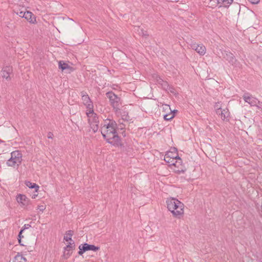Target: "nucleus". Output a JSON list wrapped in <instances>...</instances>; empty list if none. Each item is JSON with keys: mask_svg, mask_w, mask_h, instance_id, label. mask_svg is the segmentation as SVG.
<instances>
[{"mask_svg": "<svg viewBox=\"0 0 262 262\" xmlns=\"http://www.w3.org/2000/svg\"><path fill=\"white\" fill-rule=\"evenodd\" d=\"M117 124L114 120H105L101 127V133L108 143L116 146H122L121 139L117 133Z\"/></svg>", "mask_w": 262, "mask_h": 262, "instance_id": "1", "label": "nucleus"}, {"mask_svg": "<svg viewBox=\"0 0 262 262\" xmlns=\"http://www.w3.org/2000/svg\"><path fill=\"white\" fill-rule=\"evenodd\" d=\"M167 208L173 216L180 219L184 214V204L175 198H170L166 201Z\"/></svg>", "mask_w": 262, "mask_h": 262, "instance_id": "2", "label": "nucleus"}, {"mask_svg": "<svg viewBox=\"0 0 262 262\" xmlns=\"http://www.w3.org/2000/svg\"><path fill=\"white\" fill-rule=\"evenodd\" d=\"M22 162V154L19 150H15L11 153V157L8 160L6 164L8 166L14 167L18 166Z\"/></svg>", "mask_w": 262, "mask_h": 262, "instance_id": "3", "label": "nucleus"}, {"mask_svg": "<svg viewBox=\"0 0 262 262\" xmlns=\"http://www.w3.org/2000/svg\"><path fill=\"white\" fill-rule=\"evenodd\" d=\"M106 97L109 99L111 105L116 111L119 109L120 97L116 95L112 91L108 92L106 93Z\"/></svg>", "mask_w": 262, "mask_h": 262, "instance_id": "4", "label": "nucleus"}, {"mask_svg": "<svg viewBox=\"0 0 262 262\" xmlns=\"http://www.w3.org/2000/svg\"><path fill=\"white\" fill-rule=\"evenodd\" d=\"M79 250L78 253L79 255H82L84 252L88 251H97L99 250L100 247L95 246L94 245H90L88 243H84L81 244L78 247Z\"/></svg>", "mask_w": 262, "mask_h": 262, "instance_id": "5", "label": "nucleus"}, {"mask_svg": "<svg viewBox=\"0 0 262 262\" xmlns=\"http://www.w3.org/2000/svg\"><path fill=\"white\" fill-rule=\"evenodd\" d=\"M81 95L82 100L83 101V103L84 105L86 106V108L88 110V111L94 108L93 103L91 100L88 95L86 94V92L84 91L81 92Z\"/></svg>", "mask_w": 262, "mask_h": 262, "instance_id": "6", "label": "nucleus"}, {"mask_svg": "<svg viewBox=\"0 0 262 262\" xmlns=\"http://www.w3.org/2000/svg\"><path fill=\"white\" fill-rule=\"evenodd\" d=\"M86 116L88 118V121L89 124H99L98 117L97 114L94 112L93 108L91 110H89L86 112Z\"/></svg>", "mask_w": 262, "mask_h": 262, "instance_id": "7", "label": "nucleus"}, {"mask_svg": "<svg viewBox=\"0 0 262 262\" xmlns=\"http://www.w3.org/2000/svg\"><path fill=\"white\" fill-rule=\"evenodd\" d=\"M191 48L200 55H204L206 53V49L203 44L197 45L194 43L191 45Z\"/></svg>", "mask_w": 262, "mask_h": 262, "instance_id": "8", "label": "nucleus"}, {"mask_svg": "<svg viewBox=\"0 0 262 262\" xmlns=\"http://www.w3.org/2000/svg\"><path fill=\"white\" fill-rule=\"evenodd\" d=\"M75 245L74 242L70 243L64 248V252L63 255L65 258H68L72 253V250L75 249Z\"/></svg>", "mask_w": 262, "mask_h": 262, "instance_id": "9", "label": "nucleus"}, {"mask_svg": "<svg viewBox=\"0 0 262 262\" xmlns=\"http://www.w3.org/2000/svg\"><path fill=\"white\" fill-rule=\"evenodd\" d=\"M170 157L172 159V160H177L175 163H172V165L175 167H179V165H181L182 163V160L179 156V155H173L172 153L168 151L166 153V158Z\"/></svg>", "mask_w": 262, "mask_h": 262, "instance_id": "10", "label": "nucleus"}, {"mask_svg": "<svg viewBox=\"0 0 262 262\" xmlns=\"http://www.w3.org/2000/svg\"><path fill=\"white\" fill-rule=\"evenodd\" d=\"M1 72L3 77L7 80L10 79V75L12 73V67H3Z\"/></svg>", "mask_w": 262, "mask_h": 262, "instance_id": "11", "label": "nucleus"}, {"mask_svg": "<svg viewBox=\"0 0 262 262\" xmlns=\"http://www.w3.org/2000/svg\"><path fill=\"white\" fill-rule=\"evenodd\" d=\"M224 58L232 66L235 63L236 59L233 54L231 52H227L224 55Z\"/></svg>", "mask_w": 262, "mask_h": 262, "instance_id": "12", "label": "nucleus"}, {"mask_svg": "<svg viewBox=\"0 0 262 262\" xmlns=\"http://www.w3.org/2000/svg\"><path fill=\"white\" fill-rule=\"evenodd\" d=\"M24 18L32 24H35L36 21L34 15L30 11H26Z\"/></svg>", "mask_w": 262, "mask_h": 262, "instance_id": "13", "label": "nucleus"}, {"mask_svg": "<svg viewBox=\"0 0 262 262\" xmlns=\"http://www.w3.org/2000/svg\"><path fill=\"white\" fill-rule=\"evenodd\" d=\"M244 99L246 102H248L252 106L256 105L257 102H258L257 99L252 97L247 96L246 95L244 96Z\"/></svg>", "mask_w": 262, "mask_h": 262, "instance_id": "14", "label": "nucleus"}, {"mask_svg": "<svg viewBox=\"0 0 262 262\" xmlns=\"http://www.w3.org/2000/svg\"><path fill=\"white\" fill-rule=\"evenodd\" d=\"M17 201L19 203L23 205H27L29 202V199L24 194H19L17 197Z\"/></svg>", "mask_w": 262, "mask_h": 262, "instance_id": "15", "label": "nucleus"}, {"mask_svg": "<svg viewBox=\"0 0 262 262\" xmlns=\"http://www.w3.org/2000/svg\"><path fill=\"white\" fill-rule=\"evenodd\" d=\"M221 117L223 120H229L230 118V113L227 108L222 110Z\"/></svg>", "mask_w": 262, "mask_h": 262, "instance_id": "16", "label": "nucleus"}, {"mask_svg": "<svg viewBox=\"0 0 262 262\" xmlns=\"http://www.w3.org/2000/svg\"><path fill=\"white\" fill-rule=\"evenodd\" d=\"M25 183V185L29 188H31V189L34 188L35 191L36 192H37L38 191L39 187L36 183H32L29 181H26Z\"/></svg>", "mask_w": 262, "mask_h": 262, "instance_id": "17", "label": "nucleus"}, {"mask_svg": "<svg viewBox=\"0 0 262 262\" xmlns=\"http://www.w3.org/2000/svg\"><path fill=\"white\" fill-rule=\"evenodd\" d=\"M233 2V0H217V2L218 4L221 5V6L223 7H228Z\"/></svg>", "mask_w": 262, "mask_h": 262, "instance_id": "18", "label": "nucleus"}, {"mask_svg": "<svg viewBox=\"0 0 262 262\" xmlns=\"http://www.w3.org/2000/svg\"><path fill=\"white\" fill-rule=\"evenodd\" d=\"M61 72H64L66 73H70L75 70L73 67H58Z\"/></svg>", "mask_w": 262, "mask_h": 262, "instance_id": "19", "label": "nucleus"}, {"mask_svg": "<svg viewBox=\"0 0 262 262\" xmlns=\"http://www.w3.org/2000/svg\"><path fill=\"white\" fill-rule=\"evenodd\" d=\"M177 112V110H174L173 111H171L170 114H166L164 116V119L165 120H170L172 119L175 115V114Z\"/></svg>", "mask_w": 262, "mask_h": 262, "instance_id": "20", "label": "nucleus"}, {"mask_svg": "<svg viewBox=\"0 0 262 262\" xmlns=\"http://www.w3.org/2000/svg\"><path fill=\"white\" fill-rule=\"evenodd\" d=\"M73 234V231L72 230H68L67 231L66 235L64 236V240L67 242L72 241V236Z\"/></svg>", "mask_w": 262, "mask_h": 262, "instance_id": "21", "label": "nucleus"}, {"mask_svg": "<svg viewBox=\"0 0 262 262\" xmlns=\"http://www.w3.org/2000/svg\"><path fill=\"white\" fill-rule=\"evenodd\" d=\"M25 259V257L18 253L14 257L13 262H22L21 260Z\"/></svg>", "mask_w": 262, "mask_h": 262, "instance_id": "22", "label": "nucleus"}, {"mask_svg": "<svg viewBox=\"0 0 262 262\" xmlns=\"http://www.w3.org/2000/svg\"><path fill=\"white\" fill-rule=\"evenodd\" d=\"M98 124H97V123H94V124L91 123L90 124L91 128L92 129L94 133H96V132H97V130L99 128Z\"/></svg>", "mask_w": 262, "mask_h": 262, "instance_id": "23", "label": "nucleus"}, {"mask_svg": "<svg viewBox=\"0 0 262 262\" xmlns=\"http://www.w3.org/2000/svg\"><path fill=\"white\" fill-rule=\"evenodd\" d=\"M121 117L122 119L125 121H128L130 119L128 114L126 112H123L121 114Z\"/></svg>", "mask_w": 262, "mask_h": 262, "instance_id": "24", "label": "nucleus"}, {"mask_svg": "<svg viewBox=\"0 0 262 262\" xmlns=\"http://www.w3.org/2000/svg\"><path fill=\"white\" fill-rule=\"evenodd\" d=\"M164 160L166 162L169 163L170 164L172 165V163L173 162V160H172V159L170 157L166 158V154H165L164 156Z\"/></svg>", "mask_w": 262, "mask_h": 262, "instance_id": "25", "label": "nucleus"}, {"mask_svg": "<svg viewBox=\"0 0 262 262\" xmlns=\"http://www.w3.org/2000/svg\"><path fill=\"white\" fill-rule=\"evenodd\" d=\"M31 227V226L30 224L24 225V226L22 227V228L20 230V233L22 234L25 230L29 229Z\"/></svg>", "mask_w": 262, "mask_h": 262, "instance_id": "26", "label": "nucleus"}, {"mask_svg": "<svg viewBox=\"0 0 262 262\" xmlns=\"http://www.w3.org/2000/svg\"><path fill=\"white\" fill-rule=\"evenodd\" d=\"M169 151L172 153L173 155H174L176 156L178 155L177 148L176 147H171Z\"/></svg>", "mask_w": 262, "mask_h": 262, "instance_id": "27", "label": "nucleus"}, {"mask_svg": "<svg viewBox=\"0 0 262 262\" xmlns=\"http://www.w3.org/2000/svg\"><path fill=\"white\" fill-rule=\"evenodd\" d=\"M16 14L18 15L20 17L24 18L26 13V11H19L16 12Z\"/></svg>", "mask_w": 262, "mask_h": 262, "instance_id": "28", "label": "nucleus"}, {"mask_svg": "<svg viewBox=\"0 0 262 262\" xmlns=\"http://www.w3.org/2000/svg\"><path fill=\"white\" fill-rule=\"evenodd\" d=\"M161 85L163 89L165 90H168V88L169 87V85L168 84L167 81H164L162 83H161Z\"/></svg>", "mask_w": 262, "mask_h": 262, "instance_id": "29", "label": "nucleus"}, {"mask_svg": "<svg viewBox=\"0 0 262 262\" xmlns=\"http://www.w3.org/2000/svg\"><path fill=\"white\" fill-rule=\"evenodd\" d=\"M46 209V207L45 205H39L37 207V209H38L40 211L43 212Z\"/></svg>", "mask_w": 262, "mask_h": 262, "instance_id": "30", "label": "nucleus"}, {"mask_svg": "<svg viewBox=\"0 0 262 262\" xmlns=\"http://www.w3.org/2000/svg\"><path fill=\"white\" fill-rule=\"evenodd\" d=\"M156 78H158V79H157V81L160 84H161V83H162L164 81L162 79H161L160 77H158L157 75L156 76Z\"/></svg>", "mask_w": 262, "mask_h": 262, "instance_id": "31", "label": "nucleus"}, {"mask_svg": "<svg viewBox=\"0 0 262 262\" xmlns=\"http://www.w3.org/2000/svg\"><path fill=\"white\" fill-rule=\"evenodd\" d=\"M186 170V169L185 168H180V169L177 170L178 173H184Z\"/></svg>", "mask_w": 262, "mask_h": 262, "instance_id": "32", "label": "nucleus"}, {"mask_svg": "<svg viewBox=\"0 0 262 262\" xmlns=\"http://www.w3.org/2000/svg\"><path fill=\"white\" fill-rule=\"evenodd\" d=\"M168 90L170 93L173 94L175 93V90L173 87L169 86V87L168 88Z\"/></svg>", "mask_w": 262, "mask_h": 262, "instance_id": "33", "label": "nucleus"}, {"mask_svg": "<svg viewBox=\"0 0 262 262\" xmlns=\"http://www.w3.org/2000/svg\"><path fill=\"white\" fill-rule=\"evenodd\" d=\"M222 112V109L221 107L216 108V113L217 115H219L221 116Z\"/></svg>", "mask_w": 262, "mask_h": 262, "instance_id": "34", "label": "nucleus"}, {"mask_svg": "<svg viewBox=\"0 0 262 262\" xmlns=\"http://www.w3.org/2000/svg\"><path fill=\"white\" fill-rule=\"evenodd\" d=\"M58 66H68V64L66 63L64 61L60 60L58 62Z\"/></svg>", "mask_w": 262, "mask_h": 262, "instance_id": "35", "label": "nucleus"}, {"mask_svg": "<svg viewBox=\"0 0 262 262\" xmlns=\"http://www.w3.org/2000/svg\"><path fill=\"white\" fill-rule=\"evenodd\" d=\"M251 3L256 4L258 3L259 0H249Z\"/></svg>", "mask_w": 262, "mask_h": 262, "instance_id": "36", "label": "nucleus"}, {"mask_svg": "<svg viewBox=\"0 0 262 262\" xmlns=\"http://www.w3.org/2000/svg\"><path fill=\"white\" fill-rule=\"evenodd\" d=\"M53 136V135L51 132H49L48 134V138H52Z\"/></svg>", "mask_w": 262, "mask_h": 262, "instance_id": "37", "label": "nucleus"}, {"mask_svg": "<svg viewBox=\"0 0 262 262\" xmlns=\"http://www.w3.org/2000/svg\"><path fill=\"white\" fill-rule=\"evenodd\" d=\"M18 238H20V239H21V238H23V237H24V236H23V235H22V234H20V232H19V234H18Z\"/></svg>", "mask_w": 262, "mask_h": 262, "instance_id": "38", "label": "nucleus"}, {"mask_svg": "<svg viewBox=\"0 0 262 262\" xmlns=\"http://www.w3.org/2000/svg\"><path fill=\"white\" fill-rule=\"evenodd\" d=\"M18 243L20 244V245L24 246V245L23 244H21V239L18 238Z\"/></svg>", "mask_w": 262, "mask_h": 262, "instance_id": "39", "label": "nucleus"}, {"mask_svg": "<svg viewBox=\"0 0 262 262\" xmlns=\"http://www.w3.org/2000/svg\"><path fill=\"white\" fill-rule=\"evenodd\" d=\"M219 103H216L215 105V108H219Z\"/></svg>", "mask_w": 262, "mask_h": 262, "instance_id": "40", "label": "nucleus"}, {"mask_svg": "<svg viewBox=\"0 0 262 262\" xmlns=\"http://www.w3.org/2000/svg\"><path fill=\"white\" fill-rule=\"evenodd\" d=\"M36 196H37V194H33V195H32V198H33V199H35V198H36Z\"/></svg>", "mask_w": 262, "mask_h": 262, "instance_id": "41", "label": "nucleus"}, {"mask_svg": "<svg viewBox=\"0 0 262 262\" xmlns=\"http://www.w3.org/2000/svg\"><path fill=\"white\" fill-rule=\"evenodd\" d=\"M142 35H144V36L147 35L146 32H145V33L143 32L142 33Z\"/></svg>", "mask_w": 262, "mask_h": 262, "instance_id": "42", "label": "nucleus"}, {"mask_svg": "<svg viewBox=\"0 0 262 262\" xmlns=\"http://www.w3.org/2000/svg\"><path fill=\"white\" fill-rule=\"evenodd\" d=\"M122 135H123L124 137H125V136H126V134H125V132H123L122 133Z\"/></svg>", "mask_w": 262, "mask_h": 262, "instance_id": "43", "label": "nucleus"}, {"mask_svg": "<svg viewBox=\"0 0 262 262\" xmlns=\"http://www.w3.org/2000/svg\"><path fill=\"white\" fill-rule=\"evenodd\" d=\"M21 261L22 262H26L27 259H26V258H25V259H24V260H21Z\"/></svg>", "mask_w": 262, "mask_h": 262, "instance_id": "44", "label": "nucleus"}]
</instances>
